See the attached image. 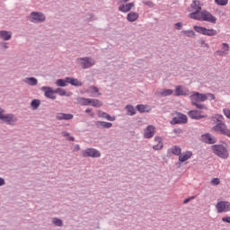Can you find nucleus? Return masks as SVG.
Wrapping results in <instances>:
<instances>
[{
  "instance_id": "37",
  "label": "nucleus",
  "mask_w": 230,
  "mask_h": 230,
  "mask_svg": "<svg viewBox=\"0 0 230 230\" xmlns=\"http://www.w3.org/2000/svg\"><path fill=\"white\" fill-rule=\"evenodd\" d=\"M99 90L96 86H90L89 89L87 90V93H98Z\"/></svg>"
},
{
  "instance_id": "35",
  "label": "nucleus",
  "mask_w": 230,
  "mask_h": 230,
  "mask_svg": "<svg viewBox=\"0 0 230 230\" xmlns=\"http://www.w3.org/2000/svg\"><path fill=\"white\" fill-rule=\"evenodd\" d=\"M52 222H53L54 226H58V227H62V226H63L62 220H60L57 217L53 218Z\"/></svg>"
},
{
  "instance_id": "2",
  "label": "nucleus",
  "mask_w": 230,
  "mask_h": 230,
  "mask_svg": "<svg viewBox=\"0 0 230 230\" xmlns=\"http://www.w3.org/2000/svg\"><path fill=\"white\" fill-rule=\"evenodd\" d=\"M192 105H197L200 102H206V100H215V95L213 93H199V92H194L190 96Z\"/></svg>"
},
{
  "instance_id": "7",
  "label": "nucleus",
  "mask_w": 230,
  "mask_h": 230,
  "mask_svg": "<svg viewBox=\"0 0 230 230\" xmlns=\"http://www.w3.org/2000/svg\"><path fill=\"white\" fill-rule=\"evenodd\" d=\"M0 119L4 121V123H7V125H13L16 123L17 118L12 114H0Z\"/></svg>"
},
{
  "instance_id": "23",
  "label": "nucleus",
  "mask_w": 230,
  "mask_h": 230,
  "mask_svg": "<svg viewBox=\"0 0 230 230\" xmlns=\"http://www.w3.org/2000/svg\"><path fill=\"white\" fill-rule=\"evenodd\" d=\"M66 82L67 84H71V85H75V87H80V85H82V82L73 77H66Z\"/></svg>"
},
{
  "instance_id": "30",
  "label": "nucleus",
  "mask_w": 230,
  "mask_h": 230,
  "mask_svg": "<svg viewBox=\"0 0 230 230\" xmlns=\"http://www.w3.org/2000/svg\"><path fill=\"white\" fill-rule=\"evenodd\" d=\"M40 106V100H33L31 102V107L36 111V109H39V107Z\"/></svg>"
},
{
  "instance_id": "60",
  "label": "nucleus",
  "mask_w": 230,
  "mask_h": 230,
  "mask_svg": "<svg viewBox=\"0 0 230 230\" xmlns=\"http://www.w3.org/2000/svg\"><path fill=\"white\" fill-rule=\"evenodd\" d=\"M90 116H91L92 118H94V114H93V113H91Z\"/></svg>"
},
{
  "instance_id": "39",
  "label": "nucleus",
  "mask_w": 230,
  "mask_h": 230,
  "mask_svg": "<svg viewBox=\"0 0 230 230\" xmlns=\"http://www.w3.org/2000/svg\"><path fill=\"white\" fill-rule=\"evenodd\" d=\"M38 81L34 77L30 78V85H37Z\"/></svg>"
},
{
  "instance_id": "3",
  "label": "nucleus",
  "mask_w": 230,
  "mask_h": 230,
  "mask_svg": "<svg viewBox=\"0 0 230 230\" xmlns=\"http://www.w3.org/2000/svg\"><path fill=\"white\" fill-rule=\"evenodd\" d=\"M212 150L214 154L221 159H227V157H229V152H227V149L222 145L212 146Z\"/></svg>"
},
{
  "instance_id": "32",
  "label": "nucleus",
  "mask_w": 230,
  "mask_h": 230,
  "mask_svg": "<svg viewBox=\"0 0 230 230\" xmlns=\"http://www.w3.org/2000/svg\"><path fill=\"white\" fill-rule=\"evenodd\" d=\"M216 4L218 6H227L229 0H215Z\"/></svg>"
},
{
  "instance_id": "16",
  "label": "nucleus",
  "mask_w": 230,
  "mask_h": 230,
  "mask_svg": "<svg viewBox=\"0 0 230 230\" xmlns=\"http://www.w3.org/2000/svg\"><path fill=\"white\" fill-rule=\"evenodd\" d=\"M192 155H193V153L191 151H187L179 155V161L180 163H185V161H188V159H191Z\"/></svg>"
},
{
  "instance_id": "1",
  "label": "nucleus",
  "mask_w": 230,
  "mask_h": 230,
  "mask_svg": "<svg viewBox=\"0 0 230 230\" xmlns=\"http://www.w3.org/2000/svg\"><path fill=\"white\" fill-rule=\"evenodd\" d=\"M192 13H189L190 19L194 21H205L206 22H211L217 24V17L207 10L202 11V4L199 0H194L190 4Z\"/></svg>"
},
{
  "instance_id": "52",
  "label": "nucleus",
  "mask_w": 230,
  "mask_h": 230,
  "mask_svg": "<svg viewBox=\"0 0 230 230\" xmlns=\"http://www.w3.org/2000/svg\"><path fill=\"white\" fill-rule=\"evenodd\" d=\"M0 186H4V180L0 178Z\"/></svg>"
},
{
  "instance_id": "28",
  "label": "nucleus",
  "mask_w": 230,
  "mask_h": 230,
  "mask_svg": "<svg viewBox=\"0 0 230 230\" xmlns=\"http://www.w3.org/2000/svg\"><path fill=\"white\" fill-rule=\"evenodd\" d=\"M172 94H173V90L172 89H165L162 92H159L160 96H172Z\"/></svg>"
},
{
  "instance_id": "4",
  "label": "nucleus",
  "mask_w": 230,
  "mask_h": 230,
  "mask_svg": "<svg viewBox=\"0 0 230 230\" xmlns=\"http://www.w3.org/2000/svg\"><path fill=\"white\" fill-rule=\"evenodd\" d=\"M194 31L197 33H200L201 35H207L208 37H215L217 35V31L215 29H208L206 27L202 26H193Z\"/></svg>"
},
{
  "instance_id": "25",
  "label": "nucleus",
  "mask_w": 230,
  "mask_h": 230,
  "mask_svg": "<svg viewBox=\"0 0 230 230\" xmlns=\"http://www.w3.org/2000/svg\"><path fill=\"white\" fill-rule=\"evenodd\" d=\"M169 152L171 154H173V155H181V152H182V149L179 146H174L169 149Z\"/></svg>"
},
{
  "instance_id": "38",
  "label": "nucleus",
  "mask_w": 230,
  "mask_h": 230,
  "mask_svg": "<svg viewBox=\"0 0 230 230\" xmlns=\"http://www.w3.org/2000/svg\"><path fill=\"white\" fill-rule=\"evenodd\" d=\"M211 184H213V186H218V184H220V179L218 178L212 179Z\"/></svg>"
},
{
  "instance_id": "50",
  "label": "nucleus",
  "mask_w": 230,
  "mask_h": 230,
  "mask_svg": "<svg viewBox=\"0 0 230 230\" xmlns=\"http://www.w3.org/2000/svg\"><path fill=\"white\" fill-rule=\"evenodd\" d=\"M175 26H176L177 30H181V29L182 28V23L177 22V23L175 24Z\"/></svg>"
},
{
  "instance_id": "44",
  "label": "nucleus",
  "mask_w": 230,
  "mask_h": 230,
  "mask_svg": "<svg viewBox=\"0 0 230 230\" xmlns=\"http://www.w3.org/2000/svg\"><path fill=\"white\" fill-rule=\"evenodd\" d=\"M106 119H108V121H115L116 117H111V115L107 114L106 115Z\"/></svg>"
},
{
  "instance_id": "29",
  "label": "nucleus",
  "mask_w": 230,
  "mask_h": 230,
  "mask_svg": "<svg viewBox=\"0 0 230 230\" xmlns=\"http://www.w3.org/2000/svg\"><path fill=\"white\" fill-rule=\"evenodd\" d=\"M96 125H101L102 128H111V127H112V123L105 121H97Z\"/></svg>"
},
{
  "instance_id": "11",
  "label": "nucleus",
  "mask_w": 230,
  "mask_h": 230,
  "mask_svg": "<svg viewBox=\"0 0 230 230\" xmlns=\"http://www.w3.org/2000/svg\"><path fill=\"white\" fill-rule=\"evenodd\" d=\"M100 151L94 148H90L83 151V157H100Z\"/></svg>"
},
{
  "instance_id": "22",
  "label": "nucleus",
  "mask_w": 230,
  "mask_h": 230,
  "mask_svg": "<svg viewBox=\"0 0 230 230\" xmlns=\"http://www.w3.org/2000/svg\"><path fill=\"white\" fill-rule=\"evenodd\" d=\"M155 141L157 145L153 146L154 150H161L163 148V138L161 137H155Z\"/></svg>"
},
{
  "instance_id": "59",
  "label": "nucleus",
  "mask_w": 230,
  "mask_h": 230,
  "mask_svg": "<svg viewBox=\"0 0 230 230\" xmlns=\"http://www.w3.org/2000/svg\"><path fill=\"white\" fill-rule=\"evenodd\" d=\"M219 119H224V116H219Z\"/></svg>"
},
{
  "instance_id": "41",
  "label": "nucleus",
  "mask_w": 230,
  "mask_h": 230,
  "mask_svg": "<svg viewBox=\"0 0 230 230\" xmlns=\"http://www.w3.org/2000/svg\"><path fill=\"white\" fill-rule=\"evenodd\" d=\"M224 114L226 118H228V119H230V110L229 109H225Z\"/></svg>"
},
{
  "instance_id": "56",
  "label": "nucleus",
  "mask_w": 230,
  "mask_h": 230,
  "mask_svg": "<svg viewBox=\"0 0 230 230\" xmlns=\"http://www.w3.org/2000/svg\"><path fill=\"white\" fill-rule=\"evenodd\" d=\"M3 47L6 49V48H8V46L6 45V43L3 44Z\"/></svg>"
},
{
  "instance_id": "31",
  "label": "nucleus",
  "mask_w": 230,
  "mask_h": 230,
  "mask_svg": "<svg viewBox=\"0 0 230 230\" xmlns=\"http://www.w3.org/2000/svg\"><path fill=\"white\" fill-rule=\"evenodd\" d=\"M57 85L58 87H66L67 85V78H66V80L64 79H58L57 82H56Z\"/></svg>"
},
{
  "instance_id": "42",
  "label": "nucleus",
  "mask_w": 230,
  "mask_h": 230,
  "mask_svg": "<svg viewBox=\"0 0 230 230\" xmlns=\"http://www.w3.org/2000/svg\"><path fill=\"white\" fill-rule=\"evenodd\" d=\"M98 115H99V118H103L104 119H106V118H107V113H105L103 111H99Z\"/></svg>"
},
{
  "instance_id": "57",
  "label": "nucleus",
  "mask_w": 230,
  "mask_h": 230,
  "mask_svg": "<svg viewBox=\"0 0 230 230\" xmlns=\"http://www.w3.org/2000/svg\"><path fill=\"white\" fill-rule=\"evenodd\" d=\"M3 112H4V110L0 108V114H3Z\"/></svg>"
},
{
  "instance_id": "43",
  "label": "nucleus",
  "mask_w": 230,
  "mask_h": 230,
  "mask_svg": "<svg viewBox=\"0 0 230 230\" xmlns=\"http://www.w3.org/2000/svg\"><path fill=\"white\" fill-rule=\"evenodd\" d=\"M193 105H195V107H197V109H206V105L200 104L199 102H196V104H193Z\"/></svg>"
},
{
  "instance_id": "13",
  "label": "nucleus",
  "mask_w": 230,
  "mask_h": 230,
  "mask_svg": "<svg viewBox=\"0 0 230 230\" xmlns=\"http://www.w3.org/2000/svg\"><path fill=\"white\" fill-rule=\"evenodd\" d=\"M155 134V127L149 125L146 127L144 132V137H146V139H150L151 137H154Z\"/></svg>"
},
{
  "instance_id": "47",
  "label": "nucleus",
  "mask_w": 230,
  "mask_h": 230,
  "mask_svg": "<svg viewBox=\"0 0 230 230\" xmlns=\"http://www.w3.org/2000/svg\"><path fill=\"white\" fill-rule=\"evenodd\" d=\"M173 134H181L182 133V130H181V128H175L173 129Z\"/></svg>"
},
{
  "instance_id": "19",
  "label": "nucleus",
  "mask_w": 230,
  "mask_h": 230,
  "mask_svg": "<svg viewBox=\"0 0 230 230\" xmlns=\"http://www.w3.org/2000/svg\"><path fill=\"white\" fill-rule=\"evenodd\" d=\"M222 46L223 50L217 51V55H218L219 57H224V55H227V53H229V44L223 43Z\"/></svg>"
},
{
  "instance_id": "40",
  "label": "nucleus",
  "mask_w": 230,
  "mask_h": 230,
  "mask_svg": "<svg viewBox=\"0 0 230 230\" xmlns=\"http://www.w3.org/2000/svg\"><path fill=\"white\" fill-rule=\"evenodd\" d=\"M63 119H73V114L63 113Z\"/></svg>"
},
{
  "instance_id": "34",
  "label": "nucleus",
  "mask_w": 230,
  "mask_h": 230,
  "mask_svg": "<svg viewBox=\"0 0 230 230\" xmlns=\"http://www.w3.org/2000/svg\"><path fill=\"white\" fill-rule=\"evenodd\" d=\"M56 94H59L60 96H69L67 93L65 92L64 89L58 88L55 90Z\"/></svg>"
},
{
  "instance_id": "36",
  "label": "nucleus",
  "mask_w": 230,
  "mask_h": 230,
  "mask_svg": "<svg viewBox=\"0 0 230 230\" xmlns=\"http://www.w3.org/2000/svg\"><path fill=\"white\" fill-rule=\"evenodd\" d=\"M185 37H194L195 36V31H181Z\"/></svg>"
},
{
  "instance_id": "14",
  "label": "nucleus",
  "mask_w": 230,
  "mask_h": 230,
  "mask_svg": "<svg viewBox=\"0 0 230 230\" xmlns=\"http://www.w3.org/2000/svg\"><path fill=\"white\" fill-rule=\"evenodd\" d=\"M136 4L134 2L128 3V4H124L119 6V11L122 12L123 13H127L128 12H130L132 8H134Z\"/></svg>"
},
{
  "instance_id": "21",
  "label": "nucleus",
  "mask_w": 230,
  "mask_h": 230,
  "mask_svg": "<svg viewBox=\"0 0 230 230\" xmlns=\"http://www.w3.org/2000/svg\"><path fill=\"white\" fill-rule=\"evenodd\" d=\"M0 39H2V40H10V39H12V32L0 31Z\"/></svg>"
},
{
  "instance_id": "62",
  "label": "nucleus",
  "mask_w": 230,
  "mask_h": 230,
  "mask_svg": "<svg viewBox=\"0 0 230 230\" xmlns=\"http://www.w3.org/2000/svg\"><path fill=\"white\" fill-rule=\"evenodd\" d=\"M27 81L29 82V81H30V78H27Z\"/></svg>"
},
{
  "instance_id": "53",
  "label": "nucleus",
  "mask_w": 230,
  "mask_h": 230,
  "mask_svg": "<svg viewBox=\"0 0 230 230\" xmlns=\"http://www.w3.org/2000/svg\"><path fill=\"white\" fill-rule=\"evenodd\" d=\"M202 44H204L205 48H209V45L208 43L203 41Z\"/></svg>"
},
{
  "instance_id": "48",
  "label": "nucleus",
  "mask_w": 230,
  "mask_h": 230,
  "mask_svg": "<svg viewBox=\"0 0 230 230\" xmlns=\"http://www.w3.org/2000/svg\"><path fill=\"white\" fill-rule=\"evenodd\" d=\"M193 199H195V197H190V198L184 199L183 204H188V202H190V200H193Z\"/></svg>"
},
{
  "instance_id": "20",
  "label": "nucleus",
  "mask_w": 230,
  "mask_h": 230,
  "mask_svg": "<svg viewBox=\"0 0 230 230\" xmlns=\"http://www.w3.org/2000/svg\"><path fill=\"white\" fill-rule=\"evenodd\" d=\"M202 139L205 143H208V145H213L214 143H217V139H215V137H211L209 134L203 135Z\"/></svg>"
},
{
  "instance_id": "8",
  "label": "nucleus",
  "mask_w": 230,
  "mask_h": 230,
  "mask_svg": "<svg viewBox=\"0 0 230 230\" xmlns=\"http://www.w3.org/2000/svg\"><path fill=\"white\" fill-rule=\"evenodd\" d=\"M181 123H188V117L182 113H178L171 121L172 125H179Z\"/></svg>"
},
{
  "instance_id": "58",
  "label": "nucleus",
  "mask_w": 230,
  "mask_h": 230,
  "mask_svg": "<svg viewBox=\"0 0 230 230\" xmlns=\"http://www.w3.org/2000/svg\"><path fill=\"white\" fill-rule=\"evenodd\" d=\"M122 1V3H128V1H130V0H121Z\"/></svg>"
},
{
  "instance_id": "12",
  "label": "nucleus",
  "mask_w": 230,
  "mask_h": 230,
  "mask_svg": "<svg viewBox=\"0 0 230 230\" xmlns=\"http://www.w3.org/2000/svg\"><path fill=\"white\" fill-rule=\"evenodd\" d=\"M32 22H44L46 16L42 13H31Z\"/></svg>"
},
{
  "instance_id": "55",
  "label": "nucleus",
  "mask_w": 230,
  "mask_h": 230,
  "mask_svg": "<svg viewBox=\"0 0 230 230\" xmlns=\"http://www.w3.org/2000/svg\"><path fill=\"white\" fill-rule=\"evenodd\" d=\"M91 111L92 110L88 108V109L85 110V112L89 113V112H91Z\"/></svg>"
},
{
  "instance_id": "54",
  "label": "nucleus",
  "mask_w": 230,
  "mask_h": 230,
  "mask_svg": "<svg viewBox=\"0 0 230 230\" xmlns=\"http://www.w3.org/2000/svg\"><path fill=\"white\" fill-rule=\"evenodd\" d=\"M68 141H75V138L72 137H68Z\"/></svg>"
},
{
  "instance_id": "61",
  "label": "nucleus",
  "mask_w": 230,
  "mask_h": 230,
  "mask_svg": "<svg viewBox=\"0 0 230 230\" xmlns=\"http://www.w3.org/2000/svg\"><path fill=\"white\" fill-rule=\"evenodd\" d=\"M77 150H80V147L77 146Z\"/></svg>"
},
{
  "instance_id": "18",
  "label": "nucleus",
  "mask_w": 230,
  "mask_h": 230,
  "mask_svg": "<svg viewBox=\"0 0 230 230\" xmlns=\"http://www.w3.org/2000/svg\"><path fill=\"white\" fill-rule=\"evenodd\" d=\"M137 19H139V13L136 12H131L127 15V20L128 21V22H136Z\"/></svg>"
},
{
  "instance_id": "9",
  "label": "nucleus",
  "mask_w": 230,
  "mask_h": 230,
  "mask_svg": "<svg viewBox=\"0 0 230 230\" xmlns=\"http://www.w3.org/2000/svg\"><path fill=\"white\" fill-rule=\"evenodd\" d=\"M214 130L221 132V134H224L225 136H227L230 137V130L227 128V126H226L225 123H218L214 127Z\"/></svg>"
},
{
  "instance_id": "17",
  "label": "nucleus",
  "mask_w": 230,
  "mask_h": 230,
  "mask_svg": "<svg viewBox=\"0 0 230 230\" xmlns=\"http://www.w3.org/2000/svg\"><path fill=\"white\" fill-rule=\"evenodd\" d=\"M188 115L191 119H202V118H206L205 115H200V111H190L188 112Z\"/></svg>"
},
{
  "instance_id": "5",
  "label": "nucleus",
  "mask_w": 230,
  "mask_h": 230,
  "mask_svg": "<svg viewBox=\"0 0 230 230\" xmlns=\"http://www.w3.org/2000/svg\"><path fill=\"white\" fill-rule=\"evenodd\" d=\"M77 64L83 67V69H89V67H93L96 64V61L91 58H79L76 60Z\"/></svg>"
},
{
  "instance_id": "33",
  "label": "nucleus",
  "mask_w": 230,
  "mask_h": 230,
  "mask_svg": "<svg viewBox=\"0 0 230 230\" xmlns=\"http://www.w3.org/2000/svg\"><path fill=\"white\" fill-rule=\"evenodd\" d=\"M126 109L130 116H134V114H136V109L134 106L128 105L126 106Z\"/></svg>"
},
{
  "instance_id": "46",
  "label": "nucleus",
  "mask_w": 230,
  "mask_h": 230,
  "mask_svg": "<svg viewBox=\"0 0 230 230\" xmlns=\"http://www.w3.org/2000/svg\"><path fill=\"white\" fill-rule=\"evenodd\" d=\"M223 222H226V224H230V217H225L222 218Z\"/></svg>"
},
{
  "instance_id": "51",
  "label": "nucleus",
  "mask_w": 230,
  "mask_h": 230,
  "mask_svg": "<svg viewBox=\"0 0 230 230\" xmlns=\"http://www.w3.org/2000/svg\"><path fill=\"white\" fill-rule=\"evenodd\" d=\"M61 134H62V136H63L64 137H69V133H67V132H66V131H63Z\"/></svg>"
},
{
  "instance_id": "6",
  "label": "nucleus",
  "mask_w": 230,
  "mask_h": 230,
  "mask_svg": "<svg viewBox=\"0 0 230 230\" xmlns=\"http://www.w3.org/2000/svg\"><path fill=\"white\" fill-rule=\"evenodd\" d=\"M216 209L217 213H227L230 211V202L229 201H218L216 205Z\"/></svg>"
},
{
  "instance_id": "27",
  "label": "nucleus",
  "mask_w": 230,
  "mask_h": 230,
  "mask_svg": "<svg viewBox=\"0 0 230 230\" xmlns=\"http://www.w3.org/2000/svg\"><path fill=\"white\" fill-rule=\"evenodd\" d=\"M137 110L138 112H150V109L147 105L138 104L137 105Z\"/></svg>"
},
{
  "instance_id": "24",
  "label": "nucleus",
  "mask_w": 230,
  "mask_h": 230,
  "mask_svg": "<svg viewBox=\"0 0 230 230\" xmlns=\"http://www.w3.org/2000/svg\"><path fill=\"white\" fill-rule=\"evenodd\" d=\"M77 103H79V105H83V106L91 105V99L79 97V98H77Z\"/></svg>"
},
{
  "instance_id": "45",
  "label": "nucleus",
  "mask_w": 230,
  "mask_h": 230,
  "mask_svg": "<svg viewBox=\"0 0 230 230\" xmlns=\"http://www.w3.org/2000/svg\"><path fill=\"white\" fill-rule=\"evenodd\" d=\"M144 3V4H146V6H154V2H152V1H145V2H143Z\"/></svg>"
},
{
  "instance_id": "10",
  "label": "nucleus",
  "mask_w": 230,
  "mask_h": 230,
  "mask_svg": "<svg viewBox=\"0 0 230 230\" xmlns=\"http://www.w3.org/2000/svg\"><path fill=\"white\" fill-rule=\"evenodd\" d=\"M41 91L45 93L46 98H50V100L57 99V96H55V94H57V92H55V90H53L51 87L42 86Z\"/></svg>"
},
{
  "instance_id": "49",
  "label": "nucleus",
  "mask_w": 230,
  "mask_h": 230,
  "mask_svg": "<svg viewBox=\"0 0 230 230\" xmlns=\"http://www.w3.org/2000/svg\"><path fill=\"white\" fill-rule=\"evenodd\" d=\"M57 119H64V113H59L57 115Z\"/></svg>"
},
{
  "instance_id": "15",
  "label": "nucleus",
  "mask_w": 230,
  "mask_h": 230,
  "mask_svg": "<svg viewBox=\"0 0 230 230\" xmlns=\"http://www.w3.org/2000/svg\"><path fill=\"white\" fill-rule=\"evenodd\" d=\"M175 96H187V94H190V92L186 90V88L182 87L181 85L176 86Z\"/></svg>"
},
{
  "instance_id": "26",
  "label": "nucleus",
  "mask_w": 230,
  "mask_h": 230,
  "mask_svg": "<svg viewBox=\"0 0 230 230\" xmlns=\"http://www.w3.org/2000/svg\"><path fill=\"white\" fill-rule=\"evenodd\" d=\"M90 105H92V107H102L103 103L98 99H90Z\"/></svg>"
}]
</instances>
